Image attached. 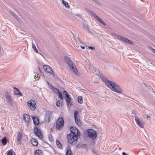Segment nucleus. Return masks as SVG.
<instances>
[{
    "mask_svg": "<svg viewBox=\"0 0 155 155\" xmlns=\"http://www.w3.org/2000/svg\"><path fill=\"white\" fill-rule=\"evenodd\" d=\"M13 88L14 89V95H19L20 96H23L22 93L18 88L15 87H14Z\"/></svg>",
    "mask_w": 155,
    "mask_h": 155,
    "instance_id": "13",
    "label": "nucleus"
},
{
    "mask_svg": "<svg viewBox=\"0 0 155 155\" xmlns=\"http://www.w3.org/2000/svg\"><path fill=\"white\" fill-rule=\"evenodd\" d=\"M93 2H96V3L97 4H98L99 3V2L98 1H97V0H92Z\"/></svg>",
    "mask_w": 155,
    "mask_h": 155,
    "instance_id": "46",
    "label": "nucleus"
},
{
    "mask_svg": "<svg viewBox=\"0 0 155 155\" xmlns=\"http://www.w3.org/2000/svg\"><path fill=\"white\" fill-rule=\"evenodd\" d=\"M115 36H116L118 39L122 41L125 43L129 44L130 45L133 44V43L131 41L119 35H115Z\"/></svg>",
    "mask_w": 155,
    "mask_h": 155,
    "instance_id": "7",
    "label": "nucleus"
},
{
    "mask_svg": "<svg viewBox=\"0 0 155 155\" xmlns=\"http://www.w3.org/2000/svg\"><path fill=\"white\" fill-rule=\"evenodd\" d=\"M71 132L70 133L77 134V136L80 135V133L78 129L75 127H71L70 128Z\"/></svg>",
    "mask_w": 155,
    "mask_h": 155,
    "instance_id": "9",
    "label": "nucleus"
},
{
    "mask_svg": "<svg viewBox=\"0 0 155 155\" xmlns=\"http://www.w3.org/2000/svg\"><path fill=\"white\" fill-rule=\"evenodd\" d=\"M83 146L84 147L87 148V144H84L83 145Z\"/></svg>",
    "mask_w": 155,
    "mask_h": 155,
    "instance_id": "45",
    "label": "nucleus"
},
{
    "mask_svg": "<svg viewBox=\"0 0 155 155\" xmlns=\"http://www.w3.org/2000/svg\"><path fill=\"white\" fill-rule=\"evenodd\" d=\"M146 116H147L146 117L147 118L149 117V116H148L147 115H146Z\"/></svg>",
    "mask_w": 155,
    "mask_h": 155,
    "instance_id": "51",
    "label": "nucleus"
},
{
    "mask_svg": "<svg viewBox=\"0 0 155 155\" xmlns=\"http://www.w3.org/2000/svg\"><path fill=\"white\" fill-rule=\"evenodd\" d=\"M87 12L91 16L94 17L95 16V15H96L95 13L90 10H88Z\"/></svg>",
    "mask_w": 155,
    "mask_h": 155,
    "instance_id": "29",
    "label": "nucleus"
},
{
    "mask_svg": "<svg viewBox=\"0 0 155 155\" xmlns=\"http://www.w3.org/2000/svg\"><path fill=\"white\" fill-rule=\"evenodd\" d=\"M43 68L46 72L50 73L51 74H52L54 73L52 69L49 66L44 65L43 66Z\"/></svg>",
    "mask_w": 155,
    "mask_h": 155,
    "instance_id": "10",
    "label": "nucleus"
},
{
    "mask_svg": "<svg viewBox=\"0 0 155 155\" xmlns=\"http://www.w3.org/2000/svg\"><path fill=\"white\" fill-rule=\"evenodd\" d=\"M131 114H133L132 116L133 117H134L135 118H136V117L137 118H138L137 116L138 114L136 110L134 109V110H132L131 112Z\"/></svg>",
    "mask_w": 155,
    "mask_h": 155,
    "instance_id": "18",
    "label": "nucleus"
},
{
    "mask_svg": "<svg viewBox=\"0 0 155 155\" xmlns=\"http://www.w3.org/2000/svg\"><path fill=\"white\" fill-rule=\"evenodd\" d=\"M94 17L95 18V19H96V20H97L99 19L100 18L98 16H97V15H95V16Z\"/></svg>",
    "mask_w": 155,
    "mask_h": 155,
    "instance_id": "41",
    "label": "nucleus"
},
{
    "mask_svg": "<svg viewBox=\"0 0 155 155\" xmlns=\"http://www.w3.org/2000/svg\"><path fill=\"white\" fill-rule=\"evenodd\" d=\"M83 98L82 96H79L78 98V103L81 104H82L83 102Z\"/></svg>",
    "mask_w": 155,
    "mask_h": 155,
    "instance_id": "21",
    "label": "nucleus"
},
{
    "mask_svg": "<svg viewBox=\"0 0 155 155\" xmlns=\"http://www.w3.org/2000/svg\"><path fill=\"white\" fill-rule=\"evenodd\" d=\"M92 153L93 154H97V153L96 151H95L94 150H92Z\"/></svg>",
    "mask_w": 155,
    "mask_h": 155,
    "instance_id": "44",
    "label": "nucleus"
},
{
    "mask_svg": "<svg viewBox=\"0 0 155 155\" xmlns=\"http://www.w3.org/2000/svg\"><path fill=\"white\" fill-rule=\"evenodd\" d=\"M13 152L11 151H9L7 154V155H12Z\"/></svg>",
    "mask_w": 155,
    "mask_h": 155,
    "instance_id": "39",
    "label": "nucleus"
},
{
    "mask_svg": "<svg viewBox=\"0 0 155 155\" xmlns=\"http://www.w3.org/2000/svg\"><path fill=\"white\" fill-rule=\"evenodd\" d=\"M152 51L154 53H155V49H152Z\"/></svg>",
    "mask_w": 155,
    "mask_h": 155,
    "instance_id": "48",
    "label": "nucleus"
},
{
    "mask_svg": "<svg viewBox=\"0 0 155 155\" xmlns=\"http://www.w3.org/2000/svg\"><path fill=\"white\" fill-rule=\"evenodd\" d=\"M122 155H127V154L125 152H123L122 153Z\"/></svg>",
    "mask_w": 155,
    "mask_h": 155,
    "instance_id": "47",
    "label": "nucleus"
},
{
    "mask_svg": "<svg viewBox=\"0 0 155 155\" xmlns=\"http://www.w3.org/2000/svg\"><path fill=\"white\" fill-rule=\"evenodd\" d=\"M58 94V97L61 99H63V98L61 92V91H59Z\"/></svg>",
    "mask_w": 155,
    "mask_h": 155,
    "instance_id": "33",
    "label": "nucleus"
},
{
    "mask_svg": "<svg viewBox=\"0 0 155 155\" xmlns=\"http://www.w3.org/2000/svg\"><path fill=\"white\" fill-rule=\"evenodd\" d=\"M23 119L27 123H29L31 120V119L29 116L28 114H23Z\"/></svg>",
    "mask_w": 155,
    "mask_h": 155,
    "instance_id": "14",
    "label": "nucleus"
},
{
    "mask_svg": "<svg viewBox=\"0 0 155 155\" xmlns=\"http://www.w3.org/2000/svg\"><path fill=\"white\" fill-rule=\"evenodd\" d=\"M52 91L56 94H58L60 91L58 89L55 87L53 88Z\"/></svg>",
    "mask_w": 155,
    "mask_h": 155,
    "instance_id": "30",
    "label": "nucleus"
},
{
    "mask_svg": "<svg viewBox=\"0 0 155 155\" xmlns=\"http://www.w3.org/2000/svg\"><path fill=\"white\" fill-rule=\"evenodd\" d=\"M7 138L6 137H4L1 140L2 143L4 145H5L6 143Z\"/></svg>",
    "mask_w": 155,
    "mask_h": 155,
    "instance_id": "23",
    "label": "nucleus"
},
{
    "mask_svg": "<svg viewBox=\"0 0 155 155\" xmlns=\"http://www.w3.org/2000/svg\"><path fill=\"white\" fill-rule=\"evenodd\" d=\"M77 147H78V145L77 146Z\"/></svg>",
    "mask_w": 155,
    "mask_h": 155,
    "instance_id": "54",
    "label": "nucleus"
},
{
    "mask_svg": "<svg viewBox=\"0 0 155 155\" xmlns=\"http://www.w3.org/2000/svg\"><path fill=\"white\" fill-rule=\"evenodd\" d=\"M135 121L137 124L140 127L143 128L144 127V124L143 122L140 120V119H139L138 118H136L135 119Z\"/></svg>",
    "mask_w": 155,
    "mask_h": 155,
    "instance_id": "12",
    "label": "nucleus"
},
{
    "mask_svg": "<svg viewBox=\"0 0 155 155\" xmlns=\"http://www.w3.org/2000/svg\"><path fill=\"white\" fill-rule=\"evenodd\" d=\"M63 93H64V94L65 95V97H69V95L67 91H64L63 92Z\"/></svg>",
    "mask_w": 155,
    "mask_h": 155,
    "instance_id": "36",
    "label": "nucleus"
},
{
    "mask_svg": "<svg viewBox=\"0 0 155 155\" xmlns=\"http://www.w3.org/2000/svg\"><path fill=\"white\" fill-rule=\"evenodd\" d=\"M81 48L82 49H84V48H85V47H83L82 46H81Z\"/></svg>",
    "mask_w": 155,
    "mask_h": 155,
    "instance_id": "49",
    "label": "nucleus"
},
{
    "mask_svg": "<svg viewBox=\"0 0 155 155\" xmlns=\"http://www.w3.org/2000/svg\"><path fill=\"white\" fill-rule=\"evenodd\" d=\"M52 116V113L51 112L48 111H46L45 117V121L48 122L50 121L51 117Z\"/></svg>",
    "mask_w": 155,
    "mask_h": 155,
    "instance_id": "11",
    "label": "nucleus"
},
{
    "mask_svg": "<svg viewBox=\"0 0 155 155\" xmlns=\"http://www.w3.org/2000/svg\"><path fill=\"white\" fill-rule=\"evenodd\" d=\"M64 120L62 117L59 118L56 121V128L60 130L64 126Z\"/></svg>",
    "mask_w": 155,
    "mask_h": 155,
    "instance_id": "5",
    "label": "nucleus"
},
{
    "mask_svg": "<svg viewBox=\"0 0 155 155\" xmlns=\"http://www.w3.org/2000/svg\"><path fill=\"white\" fill-rule=\"evenodd\" d=\"M42 152L40 150H37L35 151V155H42Z\"/></svg>",
    "mask_w": 155,
    "mask_h": 155,
    "instance_id": "19",
    "label": "nucleus"
},
{
    "mask_svg": "<svg viewBox=\"0 0 155 155\" xmlns=\"http://www.w3.org/2000/svg\"><path fill=\"white\" fill-rule=\"evenodd\" d=\"M8 102L11 105L13 104V101L11 97H10L7 99Z\"/></svg>",
    "mask_w": 155,
    "mask_h": 155,
    "instance_id": "27",
    "label": "nucleus"
},
{
    "mask_svg": "<svg viewBox=\"0 0 155 155\" xmlns=\"http://www.w3.org/2000/svg\"><path fill=\"white\" fill-rule=\"evenodd\" d=\"M62 101H58L56 103V105L57 106L60 107H61L62 105Z\"/></svg>",
    "mask_w": 155,
    "mask_h": 155,
    "instance_id": "25",
    "label": "nucleus"
},
{
    "mask_svg": "<svg viewBox=\"0 0 155 155\" xmlns=\"http://www.w3.org/2000/svg\"><path fill=\"white\" fill-rule=\"evenodd\" d=\"M23 137V135L21 133L19 132L17 136V140L18 142H21V140Z\"/></svg>",
    "mask_w": 155,
    "mask_h": 155,
    "instance_id": "16",
    "label": "nucleus"
},
{
    "mask_svg": "<svg viewBox=\"0 0 155 155\" xmlns=\"http://www.w3.org/2000/svg\"><path fill=\"white\" fill-rule=\"evenodd\" d=\"M49 88L50 89H51L52 90V89L54 88V87L51 84H50L49 86H48Z\"/></svg>",
    "mask_w": 155,
    "mask_h": 155,
    "instance_id": "40",
    "label": "nucleus"
},
{
    "mask_svg": "<svg viewBox=\"0 0 155 155\" xmlns=\"http://www.w3.org/2000/svg\"><path fill=\"white\" fill-rule=\"evenodd\" d=\"M66 155H72V153L70 149H68L66 152Z\"/></svg>",
    "mask_w": 155,
    "mask_h": 155,
    "instance_id": "28",
    "label": "nucleus"
},
{
    "mask_svg": "<svg viewBox=\"0 0 155 155\" xmlns=\"http://www.w3.org/2000/svg\"><path fill=\"white\" fill-rule=\"evenodd\" d=\"M5 97L6 99L11 97L9 94L8 92H7L5 94Z\"/></svg>",
    "mask_w": 155,
    "mask_h": 155,
    "instance_id": "34",
    "label": "nucleus"
},
{
    "mask_svg": "<svg viewBox=\"0 0 155 155\" xmlns=\"http://www.w3.org/2000/svg\"><path fill=\"white\" fill-rule=\"evenodd\" d=\"M31 144L34 146H37L38 145L37 140L35 139H32L31 140Z\"/></svg>",
    "mask_w": 155,
    "mask_h": 155,
    "instance_id": "17",
    "label": "nucleus"
},
{
    "mask_svg": "<svg viewBox=\"0 0 155 155\" xmlns=\"http://www.w3.org/2000/svg\"><path fill=\"white\" fill-rule=\"evenodd\" d=\"M77 134L73 133H70L67 135L68 140L69 143L72 144L73 143H76L77 142Z\"/></svg>",
    "mask_w": 155,
    "mask_h": 155,
    "instance_id": "3",
    "label": "nucleus"
},
{
    "mask_svg": "<svg viewBox=\"0 0 155 155\" xmlns=\"http://www.w3.org/2000/svg\"><path fill=\"white\" fill-rule=\"evenodd\" d=\"M78 111L77 110H76L74 112V119H76L77 118H78Z\"/></svg>",
    "mask_w": 155,
    "mask_h": 155,
    "instance_id": "31",
    "label": "nucleus"
},
{
    "mask_svg": "<svg viewBox=\"0 0 155 155\" xmlns=\"http://www.w3.org/2000/svg\"><path fill=\"white\" fill-rule=\"evenodd\" d=\"M100 76L101 78L105 83L106 85L111 90L119 94L122 93L121 88L116 83L108 80L102 74L100 75Z\"/></svg>",
    "mask_w": 155,
    "mask_h": 155,
    "instance_id": "1",
    "label": "nucleus"
},
{
    "mask_svg": "<svg viewBox=\"0 0 155 155\" xmlns=\"http://www.w3.org/2000/svg\"><path fill=\"white\" fill-rule=\"evenodd\" d=\"M98 21L104 26L106 25V24L101 19Z\"/></svg>",
    "mask_w": 155,
    "mask_h": 155,
    "instance_id": "37",
    "label": "nucleus"
},
{
    "mask_svg": "<svg viewBox=\"0 0 155 155\" xmlns=\"http://www.w3.org/2000/svg\"><path fill=\"white\" fill-rule=\"evenodd\" d=\"M65 100H66V102H67V101H71V99L69 96V97H66Z\"/></svg>",
    "mask_w": 155,
    "mask_h": 155,
    "instance_id": "38",
    "label": "nucleus"
},
{
    "mask_svg": "<svg viewBox=\"0 0 155 155\" xmlns=\"http://www.w3.org/2000/svg\"><path fill=\"white\" fill-rule=\"evenodd\" d=\"M75 122L77 123V124L78 126H81V123L79 119H78V118H77L76 119H75Z\"/></svg>",
    "mask_w": 155,
    "mask_h": 155,
    "instance_id": "24",
    "label": "nucleus"
},
{
    "mask_svg": "<svg viewBox=\"0 0 155 155\" xmlns=\"http://www.w3.org/2000/svg\"><path fill=\"white\" fill-rule=\"evenodd\" d=\"M87 137L90 138L92 139L93 140L96 139L97 136V132L92 129H89L86 130Z\"/></svg>",
    "mask_w": 155,
    "mask_h": 155,
    "instance_id": "4",
    "label": "nucleus"
},
{
    "mask_svg": "<svg viewBox=\"0 0 155 155\" xmlns=\"http://www.w3.org/2000/svg\"><path fill=\"white\" fill-rule=\"evenodd\" d=\"M33 122L35 125H37L39 123V120L38 117L36 116H34L32 117Z\"/></svg>",
    "mask_w": 155,
    "mask_h": 155,
    "instance_id": "15",
    "label": "nucleus"
},
{
    "mask_svg": "<svg viewBox=\"0 0 155 155\" xmlns=\"http://www.w3.org/2000/svg\"><path fill=\"white\" fill-rule=\"evenodd\" d=\"M64 59L71 70L75 75H78V71L73 62L67 56L64 57Z\"/></svg>",
    "mask_w": 155,
    "mask_h": 155,
    "instance_id": "2",
    "label": "nucleus"
},
{
    "mask_svg": "<svg viewBox=\"0 0 155 155\" xmlns=\"http://www.w3.org/2000/svg\"><path fill=\"white\" fill-rule=\"evenodd\" d=\"M27 104L31 110H34L35 109L36 105L34 100L31 99L29 100Z\"/></svg>",
    "mask_w": 155,
    "mask_h": 155,
    "instance_id": "6",
    "label": "nucleus"
},
{
    "mask_svg": "<svg viewBox=\"0 0 155 155\" xmlns=\"http://www.w3.org/2000/svg\"><path fill=\"white\" fill-rule=\"evenodd\" d=\"M47 82V84H48V86H49V85L50 84H51L50 83H49L48 82Z\"/></svg>",
    "mask_w": 155,
    "mask_h": 155,
    "instance_id": "50",
    "label": "nucleus"
},
{
    "mask_svg": "<svg viewBox=\"0 0 155 155\" xmlns=\"http://www.w3.org/2000/svg\"><path fill=\"white\" fill-rule=\"evenodd\" d=\"M34 132L35 134L39 138L41 139L42 138V135L40 129L37 127H35L34 129Z\"/></svg>",
    "mask_w": 155,
    "mask_h": 155,
    "instance_id": "8",
    "label": "nucleus"
},
{
    "mask_svg": "<svg viewBox=\"0 0 155 155\" xmlns=\"http://www.w3.org/2000/svg\"><path fill=\"white\" fill-rule=\"evenodd\" d=\"M67 102V104L68 105V106H71V102H70V101H67V102Z\"/></svg>",
    "mask_w": 155,
    "mask_h": 155,
    "instance_id": "42",
    "label": "nucleus"
},
{
    "mask_svg": "<svg viewBox=\"0 0 155 155\" xmlns=\"http://www.w3.org/2000/svg\"><path fill=\"white\" fill-rule=\"evenodd\" d=\"M32 48L36 53H38V50L36 49L35 45L33 44H32Z\"/></svg>",
    "mask_w": 155,
    "mask_h": 155,
    "instance_id": "32",
    "label": "nucleus"
},
{
    "mask_svg": "<svg viewBox=\"0 0 155 155\" xmlns=\"http://www.w3.org/2000/svg\"><path fill=\"white\" fill-rule=\"evenodd\" d=\"M88 48L89 49H91V50H94V48L93 47L89 46L88 47Z\"/></svg>",
    "mask_w": 155,
    "mask_h": 155,
    "instance_id": "43",
    "label": "nucleus"
},
{
    "mask_svg": "<svg viewBox=\"0 0 155 155\" xmlns=\"http://www.w3.org/2000/svg\"><path fill=\"white\" fill-rule=\"evenodd\" d=\"M101 19V18H100L99 19H98V20H97V21H99V20Z\"/></svg>",
    "mask_w": 155,
    "mask_h": 155,
    "instance_id": "52",
    "label": "nucleus"
},
{
    "mask_svg": "<svg viewBox=\"0 0 155 155\" xmlns=\"http://www.w3.org/2000/svg\"><path fill=\"white\" fill-rule=\"evenodd\" d=\"M62 4L64 5L65 6V7H68V8H69V5L68 3L66 1L64 0H63L62 1Z\"/></svg>",
    "mask_w": 155,
    "mask_h": 155,
    "instance_id": "22",
    "label": "nucleus"
},
{
    "mask_svg": "<svg viewBox=\"0 0 155 155\" xmlns=\"http://www.w3.org/2000/svg\"><path fill=\"white\" fill-rule=\"evenodd\" d=\"M10 12L11 15H12L16 19H17V16H16V15L15 13H14L12 12H11V11H10Z\"/></svg>",
    "mask_w": 155,
    "mask_h": 155,
    "instance_id": "35",
    "label": "nucleus"
},
{
    "mask_svg": "<svg viewBox=\"0 0 155 155\" xmlns=\"http://www.w3.org/2000/svg\"><path fill=\"white\" fill-rule=\"evenodd\" d=\"M56 144L58 147L60 149H62V147L61 143L59 142V141L57 140H56Z\"/></svg>",
    "mask_w": 155,
    "mask_h": 155,
    "instance_id": "20",
    "label": "nucleus"
},
{
    "mask_svg": "<svg viewBox=\"0 0 155 155\" xmlns=\"http://www.w3.org/2000/svg\"><path fill=\"white\" fill-rule=\"evenodd\" d=\"M1 51V49L0 48V51Z\"/></svg>",
    "mask_w": 155,
    "mask_h": 155,
    "instance_id": "53",
    "label": "nucleus"
},
{
    "mask_svg": "<svg viewBox=\"0 0 155 155\" xmlns=\"http://www.w3.org/2000/svg\"><path fill=\"white\" fill-rule=\"evenodd\" d=\"M48 137L49 140L50 141L52 142L53 141V138L51 134H48Z\"/></svg>",
    "mask_w": 155,
    "mask_h": 155,
    "instance_id": "26",
    "label": "nucleus"
}]
</instances>
